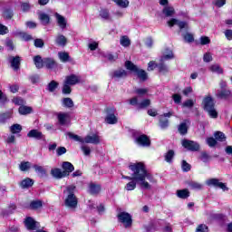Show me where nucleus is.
I'll list each match as a JSON object with an SVG mask.
<instances>
[{
	"label": "nucleus",
	"instance_id": "1",
	"mask_svg": "<svg viewBox=\"0 0 232 232\" xmlns=\"http://www.w3.org/2000/svg\"><path fill=\"white\" fill-rule=\"evenodd\" d=\"M129 169L132 171V177L122 176V179H126L127 180H136L142 189H151V185L149 182H155V179H153V176L148 172L144 163H132L129 166ZM146 179L149 182L146 181Z\"/></svg>",
	"mask_w": 232,
	"mask_h": 232
},
{
	"label": "nucleus",
	"instance_id": "2",
	"mask_svg": "<svg viewBox=\"0 0 232 232\" xmlns=\"http://www.w3.org/2000/svg\"><path fill=\"white\" fill-rule=\"evenodd\" d=\"M63 195H65V207L69 209H72V211H75L78 204L77 197L75 196V186H68L63 191Z\"/></svg>",
	"mask_w": 232,
	"mask_h": 232
},
{
	"label": "nucleus",
	"instance_id": "3",
	"mask_svg": "<svg viewBox=\"0 0 232 232\" xmlns=\"http://www.w3.org/2000/svg\"><path fill=\"white\" fill-rule=\"evenodd\" d=\"M203 110L207 111L212 119L218 117V112L215 109V100L211 95L205 96L202 102Z\"/></svg>",
	"mask_w": 232,
	"mask_h": 232
},
{
	"label": "nucleus",
	"instance_id": "4",
	"mask_svg": "<svg viewBox=\"0 0 232 232\" xmlns=\"http://www.w3.org/2000/svg\"><path fill=\"white\" fill-rule=\"evenodd\" d=\"M125 68L130 70V72H133L134 73H136L137 76L140 78V81H148V72H146V71L142 69H139V67H137V65H135L130 61L125 62Z\"/></svg>",
	"mask_w": 232,
	"mask_h": 232
},
{
	"label": "nucleus",
	"instance_id": "5",
	"mask_svg": "<svg viewBox=\"0 0 232 232\" xmlns=\"http://www.w3.org/2000/svg\"><path fill=\"white\" fill-rule=\"evenodd\" d=\"M174 112L173 111H169L166 113H163L160 115L159 121H160V127L161 130H167V128L169 127V119L170 117H173Z\"/></svg>",
	"mask_w": 232,
	"mask_h": 232
},
{
	"label": "nucleus",
	"instance_id": "6",
	"mask_svg": "<svg viewBox=\"0 0 232 232\" xmlns=\"http://www.w3.org/2000/svg\"><path fill=\"white\" fill-rule=\"evenodd\" d=\"M135 142L138 146H140L141 148H150L151 146V140H150V137L146 134H141L138 136L135 139Z\"/></svg>",
	"mask_w": 232,
	"mask_h": 232
},
{
	"label": "nucleus",
	"instance_id": "7",
	"mask_svg": "<svg viewBox=\"0 0 232 232\" xmlns=\"http://www.w3.org/2000/svg\"><path fill=\"white\" fill-rule=\"evenodd\" d=\"M207 186H213L214 188H219L223 191H229V188L226 185V183L220 182L218 179H210L206 182Z\"/></svg>",
	"mask_w": 232,
	"mask_h": 232
},
{
	"label": "nucleus",
	"instance_id": "8",
	"mask_svg": "<svg viewBox=\"0 0 232 232\" xmlns=\"http://www.w3.org/2000/svg\"><path fill=\"white\" fill-rule=\"evenodd\" d=\"M183 148L188 150V151H198L200 150V145L197 141L183 140L181 141Z\"/></svg>",
	"mask_w": 232,
	"mask_h": 232
},
{
	"label": "nucleus",
	"instance_id": "9",
	"mask_svg": "<svg viewBox=\"0 0 232 232\" xmlns=\"http://www.w3.org/2000/svg\"><path fill=\"white\" fill-rule=\"evenodd\" d=\"M118 219L124 225V227H131V216L126 212H121L118 215Z\"/></svg>",
	"mask_w": 232,
	"mask_h": 232
},
{
	"label": "nucleus",
	"instance_id": "10",
	"mask_svg": "<svg viewBox=\"0 0 232 232\" xmlns=\"http://www.w3.org/2000/svg\"><path fill=\"white\" fill-rule=\"evenodd\" d=\"M83 144H101V137L97 134H89L83 138Z\"/></svg>",
	"mask_w": 232,
	"mask_h": 232
},
{
	"label": "nucleus",
	"instance_id": "11",
	"mask_svg": "<svg viewBox=\"0 0 232 232\" xmlns=\"http://www.w3.org/2000/svg\"><path fill=\"white\" fill-rule=\"evenodd\" d=\"M64 82L70 86H75V84H79V82H81V76L77 74L68 75L65 77Z\"/></svg>",
	"mask_w": 232,
	"mask_h": 232
},
{
	"label": "nucleus",
	"instance_id": "12",
	"mask_svg": "<svg viewBox=\"0 0 232 232\" xmlns=\"http://www.w3.org/2000/svg\"><path fill=\"white\" fill-rule=\"evenodd\" d=\"M25 227L31 231H35V229H39V223L31 217L27 218L24 220Z\"/></svg>",
	"mask_w": 232,
	"mask_h": 232
},
{
	"label": "nucleus",
	"instance_id": "13",
	"mask_svg": "<svg viewBox=\"0 0 232 232\" xmlns=\"http://www.w3.org/2000/svg\"><path fill=\"white\" fill-rule=\"evenodd\" d=\"M216 97L226 101V99L231 97V91L227 89H219L216 92Z\"/></svg>",
	"mask_w": 232,
	"mask_h": 232
},
{
	"label": "nucleus",
	"instance_id": "14",
	"mask_svg": "<svg viewBox=\"0 0 232 232\" xmlns=\"http://www.w3.org/2000/svg\"><path fill=\"white\" fill-rule=\"evenodd\" d=\"M177 24L179 29L184 30V28H188V23L179 21L176 18H172L168 22V25L172 28V26H175Z\"/></svg>",
	"mask_w": 232,
	"mask_h": 232
},
{
	"label": "nucleus",
	"instance_id": "15",
	"mask_svg": "<svg viewBox=\"0 0 232 232\" xmlns=\"http://www.w3.org/2000/svg\"><path fill=\"white\" fill-rule=\"evenodd\" d=\"M70 119V114L67 112H59L57 114V120L61 126H66L68 124V121Z\"/></svg>",
	"mask_w": 232,
	"mask_h": 232
},
{
	"label": "nucleus",
	"instance_id": "16",
	"mask_svg": "<svg viewBox=\"0 0 232 232\" xmlns=\"http://www.w3.org/2000/svg\"><path fill=\"white\" fill-rule=\"evenodd\" d=\"M111 77L112 79H124L125 77H128V72L124 69H118L113 71Z\"/></svg>",
	"mask_w": 232,
	"mask_h": 232
},
{
	"label": "nucleus",
	"instance_id": "17",
	"mask_svg": "<svg viewBox=\"0 0 232 232\" xmlns=\"http://www.w3.org/2000/svg\"><path fill=\"white\" fill-rule=\"evenodd\" d=\"M44 66L48 68V70H53V68H57V62L53 58H44Z\"/></svg>",
	"mask_w": 232,
	"mask_h": 232
},
{
	"label": "nucleus",
	"instance_id": "18",
	"mask_svg": "<svg viewBox=\"0 0 232 232\" xmlns=\"http://www.w3.org/2000/svg\"><path fill=\"white\" fill-rule=\"evenodd\" d=\"M189 124V120H185L179 125L178 131L180 133V135H186V133H188Z\"/></svg>",
	"mask_w": 232,
	"mask_h": 232
},
{
	"label": "nucleus",
	"instance_id": "19",
	"mask_svg": "<svg viewBox=\"0 0 232 232\" xmlns=\"http://www.w3.org/2000/svg\"><path fill=\"white\" fill-rule=\"evenodd\" d=\"M54 15H55L58 26H60L62 30H64V28H66V24H68V22H66V18L59 14V13H56Z\"/></svg>",
	"mask_w": 232,
	"mask_h": 232
},
{
	"label": "nucleus",
	"instance_id": "20",
	"mask_svg": "<svg viewBox=\"0 0 232 232\" xmlns=\"http://www.w3.org/2000/svg\"><path fill=\"white\" fill-rule=\"evenodd\" d=\"M51 175H53L54 179H64V177H67V173L61 170V169H53L51 170Z\"/></svg>",
	"mask_w": 232,
	"mask_h": 232
},
{
	"label": "nucleus",
	"instance_id": "21",
	"mask_svg": "<svg viewBox=\"0 0 232 232\" xmlns=\"http://www.w3.org/2000/svg\"><path fill=\"white\" fill-rule=\"evenodd\" d=\"M27 137H29V139H37L38 140H41V139H43V132L38 130H31L27 133Z\"/></svg>",
	"mask_w": 232,
	"mask_h": 232
},
{
	"label": "nucleus",
	"instance_id": "22",
	"mask_svg": "<svg viewBox=\"0 0 232 232\" xmlns=\"http://www.w3.org/2000/svg\"><path fill=\"white\" fill-rule=\"evenodd\" d=\"M175 55H173V51L167 49L164 53L163 55L160 58V63H164V61H169L171 59H174Z\"/></svg>",
	"mask_w": 232,
	"mask_h": 232
},
{
	"label": "nucleus",
	"instance_id": "23",
	"mask_svg": "<svg viewBox=\"0 0 232 232\" xmlns=\"http://www.w3.org/2000/svg\"><path fill=\"white\" fill-rule=\"evenodd\" d=\"M89 193H91V195H99V193H101V185L91 183L89 185Z\"/></svg>",
	"mask_w": 232,
	"mask_h": 232
},
{
	"label": "nucleus",
	"instance_id": "24",
	"mask_svg": "<svg viewBox=\"0 0 232 232\" xmlns=\"http://www.w3.org/2000/svg\"><path fill=\"white\" fill-rule=\"evenodd\" d=\"M62 168L63 169H64L63 172L67 173V177L68 175H70V173H72V171L75 169V168H73V165L68 161H64L62 165Z\"/></svg>",
	"mask_w": 232,
	"mask_h": 232
},
{
	"label": "nucleus",
	"instance_id": "25",
	"mask_svg": "<svg viewBox=\"0 0 232 232\" xmlns=\"http://www.w3.org/2000/svg\"><path fill=\"white\" fill-rule=\"evenodd\" d=\"M55 43L58 46H66L68 40L66 39V36L63 34H58L56 36Z\"/></svg>",
	"mask_w": 232,
	"mask_h": 232
},
{
	"label": "nucleus",
	"instance_id": "26",
	"mask_svg": "<svg viewBox=\"0 0 232 232\" xmlns=\"http://www.w3.org/2000/svg\"><path fill=\"white\" fill-rule=\"evenodd\" d=\"M10 63L14 70H19V66L21 64V57L19 56L12 57L10 60Z\"/></svg>",
	"mask_w": 232,
	"mask_h": 232
},
{
	"label": "nucleus",
	"instance_id": "27",
	"mask_svg": "<svg viewBox=\"0 0 232 232\" xmlns=\"http://www.w3.org/2000/svg\"><path fill=\"white\" fill-rule=\"evenodd\" d=\"M9 130L13 135H16L17 133H21V131H23V126H21L19 123H15L9 127Z\"/></svg>",
	"mask_w": 232,
	"mask_h": 232
},
{
	"label": "nucleus",
	"instance_id": "28",
	"mask_svg": "<svg viewBox=\"0 0 232 232\" xmlns=\"http://www.w3.org/2000/svg\"><path fill=\"white\" fill-rule=\"evenodd\" d=\"M33 168L35 173L39 175V177H44V175H46V169H44V167L40 166L38 164H34L33 165Z\"/></svg>",
	"mask_w": 232,
	"mask_h": 232
},
{
	"label": "nucleus",
	"instance_id": "29",
	"mask_svg": "<svg viewBox=\"0 0 232 232\" xmlns=\"http://www.w3.org/2000/svg\"><path fill=\"white\" fill-rule=\"evenodd\" d=\"M38 17L44 26L50 24V15L46 14V13H40Z\"/></svg>",
	"mask_w": 232,
	"mask_h": 232
},
{
	"label": "nucleus",
	"instance_id": "30",
	"mask_svg": "<svg viewBox=\"0 0 232 232\" xmlns=\"http://www.w3.org/2000/svg\"><path fill=\"white\" fill-rule=\"evenodd\" d=\"M209 70L212 72V73H218V75L224 73V69H222L218 63L210 65Z\"/></svg>",
	"mask_w": 232,
	"mask_h": 232
},
{
	"label": "nucleus",
	"instance_id": "31",
	"mask_svg": "<svg viewBox=\"0 0 232 232\" xmlns=\"http://www.w3.org/2000/svg\"><path fill=\"white\" fill-rule=\"evenodd\" d=\"M34 63L36 68H38V70H41V68H43V66H44V59L43 60L41 55L34 56Z\"/></svg>",
	"mask_w": 232,
	"mask_h": 232
},
{
	"label": "nucleus",
	"instance_id": "32",
	"mask_svg": "<svg viewBox=\"0 0 232 232\" xmlns=\"http://www.w3.org/2000/svg\"><path fill=\"white\" fill-rule=\"evenodd\" d=\"M117 116L114 113H108L105 118V122L107 124H117Z\"/></svg>",
	"mask_w": 232,
	"mask_h": 232
},
{
	"label": "nucleus",
	"instance_id": "33",
	"mask_svg": "<svg viewBox=\"0 0 232 232\" xmlns=\"http://www.w3.org/2000/svg\"><path fill=\"white\" fill-rule=\"evenodd\" d=\"M58 57L62 63H68L72 61V59L70 58V54H68V53L66 52L58 53Z\"/></svg>",
	"mask_w": 232,
	"mask_h": 232
},
{
	"label": "nucleus",
	"instance_id": "34",
	"mask_svg": "<svg viewBox=\"0 0 232 232\" xmlns=\"http://www.w3.org/2000/svg\"><path fill=\"white\" fill-rule=\"evenodd\" d=\"M20 186L24 189L26 188H32V186H34V179L27 178L21 181Z\"/></svg>",
	"mask_w": 232,
	"mask_h": 232
},
{
	"label": "nucleus",
	"instance_id": "35",
	"mask_svg": "<svg viewBox=\"0 0 232 232\" xmlns=\"http://www.w3.org/2000/svg\"><path fill=\"white\" fill-rule=\"evenodd\" d=\"M214 137L217 142H225L226 140V134H224L222 131H216L214 133Z\"/></svg>",
	"mask_w": 232,
	"mask_h": 232
},
{
	"label": "nucleus",
	"instance_id": "36",
	"mask_svg": "<svg viewBox=\"0 0 232 232\" xmlns=\"http://www.w3.org/2000/svg\"><path fill=\"white\" fill-rule=\"evenodd\" d=\"M177 197L179 198H188L189 197V190L188 188L177 190Z\"/></svg>",
	"mask_w": 232,
	"mask_h": 232
},
{
	"label": "nucleus",
	"instance_id": "37",
	"mask_svg": "<svg viewBox=\"0 0 232 232\" xmlns=\"http://www.w3.org/2000/svg\"><path fill=\"white\" fill-rule=\"evenodd\" d=\"M62 104L64 108H73V100L72 98H63L62 100Z\"/></svg>",
	"mask_w": 232,
	"mask_h": 232
},
{
	"label": "nucleus",
	"instance_id": "38",
	"mask_svg": "<svg viewBox=\"0 0 232 232\" xmlns=\"http://www.w3.org/2000/svg\"><path fill=\"white\" fill-rule=\"evenodd\" d=\"M32 168V163L30 161H22L19 164V169L20 171H28Z\"/></svg>",
	"mask_w": 232,
	"mask_h": 232
},
{
	"label": "nucleus",
	"instance_id": "39",
	"mask_svg": "<svg viewBox=\"0 0 232 232\" xmlns=\"http://www.w3.org/2000/svg\"><path fill=\"white\" fill-rule=\"evenodd\" d=\"M67 135L72 140H75L76 142H81V144H84V138H82L79 135L73 134L72 132H68Z\"/></svg>",
	"mask_w": 232,
	"mask_h": 232
},
{
	"label": "nucleus",
	"instance_id": "40",
	"mask_svg": "<svg viewBox=\"0 0 232 232\" xmlns=\"http://www.w3.org/2000/svg\"><path fill=\"white\" fill-rule=\"evenodd\" d=\"M18 111L20 115H28L32 112V107L20 106Z\"/></svg>",
	"mask_w": 232,
	"mask_h": 232
},
{
	"label": "nucleus",
	"instance_id": "41",
	"mask_svg": "<svg viewBox=\"0 0 232 232\" xmlns=\"http://www.w3.org/2000/svg\"><path fill=\"white\" fill-rule=\"evenodd\" d=\"M174 157H175V151H173V150H169L165 154V160H166V162H169V164H171L173 162V158Z\"/></svg>",
	"mask_w": 232,
	"mask_h": 232
},
{
	"label": "nucleus",
	"instance_id": "42",
	"mask_svg": "<svg viewBox=\"0 0 232 232\" xmlns=\"http://www.w3.org/2000/svg\"><path fill=\"white\" fill-rule=\"evenodd\" d=\"M131 181L127 183L124 189H126V191H133V189H135V188H137V180L135 179H130Z\"/></svg>",
	"mask_w": 232,
	"mask_h": 232
},
{
	"label": "nucleus",
	"instance_id": "43",
	"mask_svg": "<svg viewBox=\"0 0 232 232\" xmlns=\"http://www.w3.org/2000/svg\"><path fill=\"white\" fill-rule=\"evenodd\" d=\"M120 8H128L130 2L128 0H112Z\"/></svg>",
	"mask_w": 232,
	"mask_h": 232
},
{
	"label": "nucleus",
	"instance_id": "44",
	"mask_svg": "<svg viewBox=\"0 0 232 232\" xmlns=\"http://www.w3.org/2000/svg\"><path fill=\"white\" fill-rule=\"evenodd\" d=\"M158 68L160 73H162L163 75H166V73L169 72V68H168V65L164 64V62H161L160 64H158Z\"/></svg>",
	"mask_w": 232,
	"mask_h": 232
},
{
	"label": "nucleus",
	"instance_id": "45",
	"mask_svg": "<svg viewBox=\"0 0 232 232\" xmlns=\"http://www.w3.org/2000/svg\"><path fill=\"white\" fill-rule=\"evenodd\" d=\"M163 14L164 15H166V17H173V15L175 14V9L173 7H165L163 9Z\"/></svg>",
	"mask_w": 232,
	"mask_h": 232
},
{
	"label": "nucleus",
	"instance_id": "46",
	"mask_svg": "<svg viewBox=\"0 0 232 232\" xmlns=\"http://www.w3.org/2000/svg\"><path fill=\"white\" fill-rule=\"evenodd\" d=\"M150 104H151V101H150V99H145L138 104V110H144V108H148Z\"/></svg>",
	"mask_w": 232,
	"mask_h": 232
},
{
	"label": "nucleus",
	"instance_id": "47",
	"mask_svg": "<svg viewBox=\"0 0 232 232\" xmlns=\"http://www.w3.org/2000/svg\"><path fill=\"white\" fill-rule=\"evenodd\" d=\"M120 44H121V46H124L125 48H128V46H130V44L131 43L130 41V38H128V36H122L120 40Z\"/></svg>",
	"mask_w": 232,
	"mask_h": 232
},
{
	"label": "nucleus",
	"instance_id": "48",
	"mask_svg": "<svg viewBox=\"0 0 232 232\" xmlns=\"http://www.w3.org/2000/svg\"><path fill=\"white\" fill-rule=\"evenodd\" d=\"M188 186L191 188V189H202L203 188L202 184L197 181H189Z\"/></svg>",
	"mask_w": 232,
	"mask_h": 232
},
{
	"label": "nucleus",
	"instance_id": "49",
	"mask_svg": "<svg viewBox=\"0 0 232 232\" xmlns=\"http://www.w3.org/2000/svg\"><path fill=\"white\" fill-rule=\"evenodd\" d=\"M40 208H43V202L36 200V201H33L30 204V208L31 209H39Z\"/></svg>",
	"mask_w": 232,
	"mask_h": 232
},
{
	"label": "nucleus",
	"instance_id": "50",
	"mask_svg": "<svg viewBox=\"0 0 232 232\" xmlns=\"http://www.w3.org/2000/svg\"><path fill=\"white\" fill-rule=\"evenodd\" d=\"M57 86H59V83L57 82H55V81H52L49 84H48V86H47V90L49 91V92H55V90H57Z\"/></svg>",
	"mask_w": 232,
	"mask_h": 232
},
{
	"label": "nucleus",
	"instance_id": "51",
	"mask_svg": "<svg viewBox=\"0 0 232 232\" xmlns=\"http://www.w3.org/2000/svg\"><path fill=\"white\" fill-rule=\"evenodd\" d=\"M182 37H183L185 43H193V41H195V38L193 37V34H191L189 33L182 34Z\"/></svg>",
	"mask_w": 232,
	"mask_h": 232
},
{
	"label": "nucleus",
	"instance_id": "52",
	"mask_svg": "<svg viewBox=\"0 0 232 232\" xmlns=\"http://www.w3.org/2000/svg\"><path fill=\"white\" fill-rule=\"evenodd\" d=\"M71 85L63 82V93H64L65 95H70V93H72V87H70Z\"/></svg>",
	"mask_w": 232,
	"mask_h": 232
},
{
	"label": "nucleus",
	"instance_id": "53",
	"mask_svg": "<svg viewBox=\"0 0 232 232\" xmlns=\"http://www.w3.org/2000/svg\"><path fill=\"white\" fill-rule=\"evenodd\" d=\"M207 144L209 146V148H215V146H217V140L213 137L208 138Z\"/></svg>",
	"mask_w": 232,
	"mask_h": 232
},
{
	"label": "nucleus",
	"instance_id": "54",
	"mask_svg": "<svg viewBox=\"0 0 232 232\" xmlns=\"http://www.w3.org/2000/svg\"><path fill=\"white\" fill-rule=\"evenodd\" d=\"M100 16L102 19H110V12H108L106 9H102L100 11Z\"/></svg>",
	"mask_w": 232,
	"mask_h": 232
},
{
	"label": "nucleus",
	"instance_id": "55",
	"mask_svg": "<svg viewBox=\"0 0 232 232\" xmlns=\"http://www.w3.org/2000/svg\"><path fill=\"white\" fill-rule=\"evenodd\" d=\"M81 150H82V151H83V155H85L86 157H88V155H90V153H92V150L87 145H82Z\"/></svg>",
	"mask_w": 232,
	"mask_h": 232
},
{
	"label": "nucleus",
	"instance_id": "56",
	"mask_svg": "<svg viewBox=\"0 0 232 232\" xmlns=\"http://www.w3.org/2000/svg\"><path fill=\"white\" fill-rule=\"evenodd\" d=\"M156 68H159V64H156L154 61H150L148 63V72H153V70H155Z\"/></svg>",
	"mask_w": 232,
	"mask_h": 232
},
{
	"label": "nucleus",
	"instance_id": "57",
	"mask_svg": "<svg viewBox=\"0 0 232 232\" xmlns=\"http://www.w3.org/2000/svg\"><path fill=\"white\" fill-rule=\"evenodd\" d=\"M199 159L202 162H208L211 157H209V154L207 152H201Z\"/></svg>",
	"mask_w": 232,
	"mask_h": 232
},
{
	"label": "nucleus",
	"instance_id": "58",
	"mask_svg": "<svg viewBox=\"0 0 232 232\" xmlns=\"http://www.w3.org/2000/svg\"><path fill=\"white\" fill-rule=\"evenodd\" d=\"M181 168L183 171L188 172L190 171L191 165H189V163H187L186 160H182Z\"/></svg>",
	"mask_w": 232,
	"mask_h": 232
},
{
	"label": "nucleus",
	"instance_id": "59",
	"mask_svg": "<svg viewBox=\"0 0 232 232\" xmlns=\"http://www.w3.org/2000/svg\"><path fill=\"white\" fill-rule=\"evenodd\" d=\"M183 108H193L195 102L193 100H187L183 104Z\"/></svg>",
	"mask_w": 232,
	"mask_h": 232
},
{
	"label": "nucleus",
	"instance_id": "60",
	"mask_svg": "<svg viewBox=\"0 0 232 232\" xmlns=\"http://www.w3.org/2000/svg\"><path fill=\"white\" fill-rule=\"evenodd\" d=\"M204 63H211L213 61V55L210 53H206L203 56Z\"/></svg>",
	"mask_w": 232,
	"mask_h": 232
},
{
	"label": "nucleus",
	"instance_id": "61",
	"mask_svg": "<svg viewBox=\"0 0 232 232\" xmlns=\"http://www.w3.org/2000/svg\"><path fill=\"white\" fill-rule=\"evenodd\" d=\"M4 17L5 19H12L14 17V13L10 9H6L4 11Z\"/></svg>",
	"mask_w": 232,
	"mask_h": 232
},
{
	"label": "nucleus",
	"instance_id": "62",
	"mask_svg": "<svg viewBox=\"0 0 232 232\" xmlns=\"http://www.w3.org/2000/svg\"><path fill=\"white\" fill-rule=\"evenodd\" d=\"M199 41L200 44H202L203 46L206 44H209V43H211V40L208 36H201Z\"/></svg>",
	"mask_w": 232,
	"mask_h": 232
},
{
	"label": "nucleus",
	"instance_id": "63",
	"mask_svg": "<svg viewBox=\"0 0 232 232\" xmlns=\"http://www.w3.org/2000/svg\"><path fill=\"white\" fill-rule=\"evenodd\" d=\"M208 226L206 225H199L197 229L196 232H208Z\"/></svg>",
	"mask_w": 232,
	"mask_h": 232
},
{
	"label": "nucleus",
	"instance_id": "64",
	"mask_svg": "<svg viewBox=\"0 0 232 232\" xmlns=\"http://www.w3.org/2000/svg\"><path fill=\"white\" fill-rule=\"evenodd\" d=\"M225 36L228 41H232V30L231 29H227L225 31Z\"/></svg>",
	"mask_w": 232,
	"mask_h": 232
}]
</instances>
